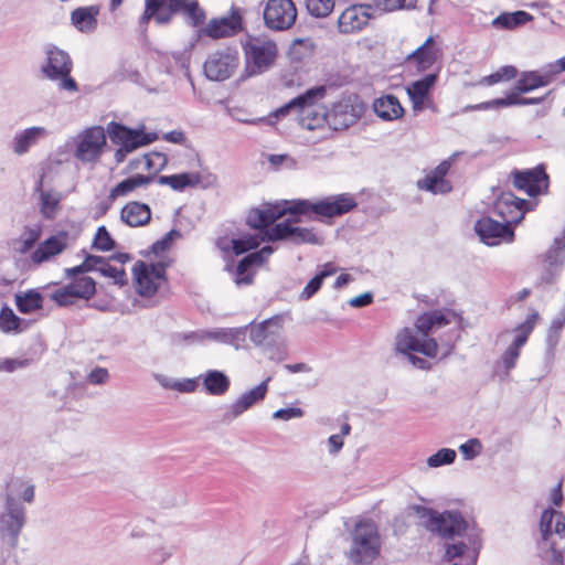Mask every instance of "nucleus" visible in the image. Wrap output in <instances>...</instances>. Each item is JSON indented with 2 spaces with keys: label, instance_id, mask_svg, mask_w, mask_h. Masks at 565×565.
<instances>
[{
  "label": "nucleus",
  "instance_id": "32",
  "mask_svg": "<svg viewBox=\"0 0 565 565\" xmlns=\"http://www.w3.org/2000/svg\"><path fill=\"white\" fill-rule=\"evenodd\" d=\"M35 498V486L22 478H12L6 486L3 501L11 503H33Z\"/></svg>",
  "mask_w": 565,
  "mask_h": 565
},
{
  "label": "nucleus",
  "instance_id": "30",
  "mask_svg": "<svg viewBox=\"0 0 565 565\" xmlns=\"http://www.w3.org/2000/svg\"><path fill=\"white\" fill-rule=\"evenodd\" d=\"M438 74L431 73L406 87L414 113L417 114L425 109V102L429 98V92L435 86Z\"/></svg>",
  "mask_w": 565,
  "mask_h": 565
},
{
  "label": "nucleus",
  "instance_id": "40",
  "mask_svg": "<svg viewBox=\"0 0 565 565\" xmlns=\"http://www.w3.org/2000/svg\"><path fill=\"white\" fill-rule=\"evenodd\" d=\"M28 322L17 316L8 306L0 307V331L6 334H19L28 329Z\"/></svg>",
  "mask_w": 565,
  "mask_h": 565
},
{
  "label": "nucleus",
  "instance_id": "12",
  "mask_svg": "<svg viewBox=\"0 0 565 565\" xmlns=\"http://www.w3.org/2000/svg\"><path fill=\"white\" fill-rule=\"evenodd\" d=\"M72 61L68 54L60 49L47 51L46 64L42 66L43 74L51 81H57L60 89L76 92L77 84L70 76Z\"/></svg>",
  "mask_w": 565,
  "mask_h": 565
},
{
  "label": "nucleus",
  "instance_id": "52",
  "mask_svg": "<svg viewBox=\"0 0 565 565\" xmlns=\"http://www.w3.org/2000/svg\"><path fill=\"white\" fill-rule=\"evenodd\" d=\"M152 558L156 563H163L172 555V547L166 545L160 536L152 537Z\"/></svg>",
  "mask_w": 565,
  "mask_h": 565
},
{
  "label": "nucleus",
  "instance_id": "45",
  "mask_svg": "<svg viewBox=\"0 0 565 565\" xmlns=\"http://www.w3.org/2000/svg\"><path fill=\"white\" fill-rule=\"evenodd\" d=\"M74 299L88 300L96 291V282L88 276H83L67 284Z\"/></svg>",
  "mask_w": 565,
  "mask_h": 565
},
{
  "label": "nucleus",
  "instance_id": "63",
  "mask_svg": "<svg viewBox=\"0 0 565 565\" xmlns=\"http://www.w3.org/2000/svg\"><path fill=\"white\" fill-rule=\"evenodd\" d=\"M175 237H180V233L174 230L170 231L169 233L166 234V236L162 239L157 241L153 244V246H152L153 252L156 254L164 252L170 246V244L172 243V241Z\"/></svg>",
  "mask_w": 565,
  "mask_h": 565
},
{
  "label": "nucleus",
  "instance_id": "37",
  "mask_svg": "<svg viewBox=\"0 0 565 565\" xmlns=\"http://www.w3.org/2000/svg\"><path fill=\"white\" fill-rule=\"evenodd\" d=\"M373 108L375 114L386 121L399 119L404 115V108L394 95L376 98Z\"/></svg>",
  "mask_w": 565,
  "mask_h": 565
},
{
  "label": "nucleus",
  "instance_id": "14",
  "mask_svg": "<svg viewBox=\"0 0 565 565\" xmlns=\"http://www.w3.org/2000/svg\"><path fill=\"white\" fill-rule=\"evenodd\" d=\"M132 274L137 292L142 297H152L166 281V267L162 263L137 262Z\"/></svg>",
  "mask_w": 565,
  "mask_h": 565
},
{
  "label": "nucleus",
  "instance_id": "64",
  "mask_svg": "<svg viewBox=\"0 0 565 565\" xmlns=\"http://www.w3.org/2000/svg\"><path fill=\"white\" fill-rule=\"evenodd\" d=\"M521 102H522V98L518 97L516 94H511L504 98H497V99L490 100L491 108L521 105Z\"/></svg>",
  "mask_w": 565,
  "mask_h": 565
},
{
  "label": "nucleus",
  "instance_id": "46",
  "mask_svg": "<svg viewBox=\"0 0 565 565\" xmlns=\"http://www.w3.org/2000/svg\"><path fill=\"white\" fill-rule=\"evenodd\" d=\"M417 186L434 194H446L452 189L449 181L441 180L431 172L427 173L424 179L418 180Z\"/></svg>",
  "mask_w": 565,
  "mask_h": 565
},
{
  "label": "nucleus",
  "instance_id": "35",
  "mask_svg": "<svg viewBox=\"0 0 565 565\" xmlns=\"http://www.w3.org/2000/svg\"><path fill=\"white\" fill-rule=\"evenodd\" d=\"M154 178L152 175L135 174L118 182L110 189L108 200L110 203L119 198H126L138 189L149 185Z\"/></svg>",
  "mask_w": 565,
  "mask_h": 565
},
{
  "label": "nucleus",
  "instance_id": "55",
  "mask_svg": "<svg viewBox=\"0 0 565 565\" xmlns=\"http://www.w3.org/2000/svg\"><path fill=\"white\" fill-rule=\"evenodd\" d=\"M481 441L477 438H471L459 446V451L461 452L463 459L466 460L475 459L477 456L481 454Z\"/></svg>",
  "mask_w": 565,
  "mask_h": 565
},
{
  "label": "nucleus",
  "instance_id": "19",
  "mask_svg": "<svg viewBox=\"0 0 565 565\" xmlns=\"http://www.w3.org/2000/svg\"><path fill=\"white\" fill-rule=\"evenodd\" d=\"M513 184L518 190L524 191L530 196L546 193L548 189V175L543 166L523 171H514Z\"/></svg>",
  "mask_w": 565,
  "mask_h": 565
},
{
  "label": "nucleus",
  "instance_id": "26",
  "mask_svg": "<svg viewBox=\"0 0 565 565\" xmlns=\"http://www.w3.org/2000/svg\"><path fill=\"white\" fill-rule=\"evenodd\" d=\"M480 550V542L477 536H469L468 543L459 541L445 544V559L452 561L460 558V564L476 565Z\"/></svg>",
  "mask_w": 565,
  "mask_h": 565
},
{
  "label": "nucleus",
  "instance_id": "29",
  "mask_svg": "<svg viewBox=\"0 0 565 565\" xmlns=\"http://www.w3.org/2000/svg\"><path fill=\"white\" fill-rule=\"evenodd\" d=\"M369 8L352 6L347 8L338 19V29L341 33H353L362 30L369 22Z\"/></svg>",
  "mask_w": 565,
  "mask_h": 565
},
{
  "label": "nucleus",
  "instance_id": "21",
  "mask_svg": "<svg viewBox=\"0 0 565 565\" xmlns=\"http://www.w3.org/2000/svg\"><path fill=\"white\" fill-rule=\"evenodd\" d=\"M284 316L278 315L257 324L250 323V341L257 347L275 343L284 338Z\"/></svg>",
  "mask_w": 565,
  "mask_h": 565
},
{
  "label": "nucleus",
  "instance_id": "3",
  "mask_svg": "<svg viewBox=\"0 0 565 565\" xmlns=\"http://www.w3.org/2000/svg\"><path fill=\"white\" fill-rule=\"evenodd\" d=\"M540 320L539 311L530 309L524 321L512 328H505L497 334L495 344L503 348L498 367L502 369L505 375L515 369L521 351Z\"/></svg>",
  "mask_w": 565,
  "mask_h": 565
},
{
  "label": "nucleus",
  "instance_id": "22",
  "mask_svg": "<svg viewBox=\"0 0 565 565\" xmlns=\"http://www.w3.org/2000/svg\"><path fill=\"white\" fill-rule=\"evenodd\" d=\"M475 230L480 239L489 245L495 246L502 242H512L514 233L505 223L495 221L491 217H482L479 220Z\"/></svg>",
  "mask_w": 565,
  "mask_h": 565
},
{
  "label": "nucleus",
  "instance_id": "39",
  "mask_svg": "<svg viewBox=\"0 0 565 565\" xmlns=\"http://www.w3.org/2000/svg\"><path fill=\"white\" fill-rule=\"evenodd\" d=\"M199 379L202 381L206 393L213 396L224 395L231 385L228 376L218 370H207Z\"/></svg>",
  "mask_w": 565,
  "mask_h": 565
},
{
  "label": "nucleus",
  "instance_id": "61",
  "mask_svg": "<svg viewBox=\"0 0 565 565\" xmlns=\"http://www.w3.org/2000/svg\"><path fill=\"white\" fill-rule=\"evenodd\" d=\"M30 361L26 359H4L0 361V371L14 372L19 369L26 367Z\"/></svg>",
  "mask_w": 565,
  "mask_h": 565
},
{
  "label": "nucleus",
  "instance_id": "24",
  "mask_svg": "<svg viewBox=\"0 0 565 565\" xmlns=\"http://www.w3.org/2000/svg\"><path fill=\"white\" fill-rule=\"evenodd\" d=\"M361 116V108L349 100H341L333 105L328 113V125L333 130H343L354 125Z\"/></svg>",
  "mask_w": 565,
  "mask_h": 565
},
{
  "label": "nucleus",
  "instance_id": "60",
  "mask_svg": "<svg viewBox=\"0 0 565 565\" xmlns=\"http://www.w3.org/2000/svg\"><path fill=\"white\" fill-rule=\"evenodd\" d=\"M109 380V372L105 367H95L88 375L87 381L94 385H103Z\"/></svg>",
  "mask_w": 565,
  "mask_h": 565
},
{
  "label": "nucleus",
  "instance_id": "17",
  "mask_svg": "<svg viewBox=\"0 0 565 565\" xmlns=\"http://www.w3.org/2000/svg\"><path fill=\"white\" fill-rule=\"evenodd\" d=\"M25 523L26 512L23 504L3 501V508L0 513V532L3 536L9 537L12 545L17 544Z\"/></svg>",
  "mask_w": 565,
  "mask_h": 565
},
{
  "label": "nucleus",
  "instance_id": "34",
  "mask_svg": "<svg viewBox=\"0 0 565 565\" xmlns=\"http://www.w3.org/2000/svg\"><path fill=\"white\" fill-rule=\"evenodd\" d=\"M151 209L148 204L130 201L120 211V220L130 227H140L151 221Z\"/></svg>",
  "mask_w": 565,
  "mask_h": 565
},
{
  "label": "nucleus",
  "instance_id": "5",
  "mask_svg": "<svg viewBox=\"0 0 565 565\" xmlns=\"http://www.w3.org/2000/svg\"><path fill=\"white\" fill-rule=\"evenodd\" d=\"M352 544L349 550V558L354 564H369L380 552V536L373 522L364 521L355 525L352 531Z\"/></svg>",
  "mask_w": 565,
  "mask_h": 565
},
{
  "label": "nucleus",
  "instance_id": "58",
  "mask_svg": "<svg viewBox=\"0 0 565 565\" xmlns=\"http://www.w3.org/2000/svg\"><path fill=\"white\" fill-rule=\"evenodd\" d=\"M39 236L40 233L38 230H30L25 232L19 242L18 250L21 254L28 253L39 239Z\"/></svg>",
  "mask_w": 565,
  "mask_h": 565
},
{
  "label": "nucleus",
  "instance_id": "57",
  "mask_svg": "<svg viewBox=\"0 0 565 565\" xmlns=\"http://www.w3.org/2000/svg\"><path fill=\"white\" fill-rule=\"evenodd\" d=\"M351 430V426L349 424H344L341 427L340 434L331 435L328 438L329 454L337 455L343 447V437L349 435Z\"/></svg>",
  "mask_w": 565,
  "mask_h": 565
},
{
  "label": "nucleus",
  "instance_id": "2",
  "mask_svg": "<svg viewBox=\"0 0 565 565\" xmlns=\"http://www.w3.org/2000/svg\"><path fill=\"white\" fill-rule=\"evenodd\" d=\"M449 319L438 310L419 316L414 328L405 327L397 331L394 338V350L397 354L418 352L428 358H436L438 344L431 333L447 326Z\"/></svg>",
  "mask_w": 565,
  "mask_h": 565
},
{
  "label": "nucleus",
  "instance_id": "51",
  "mask_svg": "<svg viewBox=\"0 0 565 565\" xmlns=\"http://www.w3.org/2000/svg\"><path fill=\"white\" fill-rule=\"evenodd\" d=\"M263 348L268 358L273 361L280 362L288 356L287 341L285 337L275 341L273 344L263 345Z\"/></svg>",
  "mask_w": 565,
  "mask_h": 565
},
{
  "label": "nucleus",
  "instance_id": "25",
  "mask_svg": "<svg viewBox=\"0 0 565 565\" xmlns=\"http://www.w3.org/2000/svg\"><path fill=\"white\" fill-rule=\"evenodd\" d=\"M274 249L265 246L260 250L250 253L245 256L236 266L234 271V281L236 286H247L253 282L254 273L252 266L262 265L271 254Z\"/></svg>",
  "mask_w": 565,
  "mask_h": 565
},
{
  "label": "nucleus",
  "instance_id": "56",
  "mask_svg": "<svg viewBox=\"0 0 565 565\" xmlns=\"http://www.w3.org/2000/svg\"><path fill=\"white\" fill-rule=\"evenodd\" d=\"M557 514L558 512H556L553 509H546L543 511L540 521V529L544 539H546L547 535L553 533Z\"/></svg>",
  "mask_w": 565,
  "mask_h": 565
},
{
  "label": "nucleus",
  "instance_id": "53",
  "mask_svg": "<svg viewBox=\"0 0 565 565\" xmlns=\"http://www.w3.org/2000/svg\"><path fill=\"white\" fill-rule=\"evenodd\" d=\"M93 245L98 250L107 252L114 248L115 241L105 226H99L95 234Z\"/></svg>",
  "mask_w": 565,
  "mask_h": 565
},
{
  "label": "nucleus",
  "instance_id": "48",
  "mask_svg": "<svg viewBox=\"0 0 565 565\" xmlns=\"http://www.w3.org/2000/svg\"><path fill=\"white\" fill-rule=\"evenodd\" d=\"M308 13L316 18L328 17L334 8V0H305Z\"/></svg>",
  "mask_w": 565,
  "mask_h": 565
},
{
  "label": "nucleus",
  "instance_id": "36",
  "mask_svg": "<svg viewBox=\"0 0 565 565\" xmlns=\"http://www.w3.org/2000/svg\"><path fill=\"white\" fill-rule=\"evenodd\" d=\"M99 6L79 7L71 14L72 24L81 32L90 33L97 28Z\"/></svg>",
  "mask_w": 565,
  "mask_h": 565
},
{
  "label": "nucleus",
  "instance_id": "4",
  "mask_svg": "<svg viewBox=\"0 0 565 565\" xmlns=\"http://www.w3.org/2000/svg\"><path fill=\"white\" fill-rule=\"evenodd\" d=\"M324 86H317L291 99L276 111V116H285L295 110L302 128L315 130L328 124V111L319 104L326 97Z\"/></svg>",
  "mask_w": 565,
  "mask_h": 565
},
{
  "label": "nucleus",
  "instance_id": "7",
  "mask_svg": "<svg viewBox=\"0 0 565 565\" xmlns=\"http://www.w3.org/2000/svg\"><path fill=\"white\" fill-rule=\"evenodd\" d=\"M243 50L246 70L249 75L260 74L273 66L278 54L277 44L263 36H252L244 44Z\"/></svg>",
  "mask_w": 565,
  "mask_h": 565
},
{
  "label": "nucleus",
  "instance_id": "47",
  "mask_svg": "<svg viewBox=\"0 0 565 565\" xmlns=\"http://www.w3.org/2000/svg\"><path fill=\"white\" fill-rule=\"evenodd\" d=\"M41 212L46 218H53L56 215L61 202V195L53 191H41Z\"/></svg>",
  "mask_w": 565,
  "mask_h": 565
},
{
  "label": "nucleus",
  "instance_id": "1",
  "mask_svg": "<svg viewBox=\"0 0 565 565\" xmlns=\"http://www.w3.org/2000/svg\"><path fill=\"white\" fill-rule=\"evenodd\" d=\"M358 205L355 198L350 193H341L327 196L320 201L309 200L285 201L284 203L268 204L263 209H254L247 215V224L260 230L259 234H246L232 239V247L236 255L244 254L258 247L264 241L286 239L294 244L322 245L323 237L313 230L295 226L290 221H285L269 227L278 218L287 213L291 215L308 214L312 212L317 218H332L352 211Z\"/></svg>",
  "mask_w": 565,
  "mask_h": 565
},
{
  "label": "nucleus",
  "instance_id": "18",
  "mask_svg": "<svg viewBox=\"0 0 565 565\" xmlns=\"http://www.w3.org/2000/svg\"><path fill=\"white\" fill-rule=\"evenodd\" d=\"M271 376H268L257 386L241 394L233 403H231L223 414L225 422H233L242 416L245 412L250 409L254 405L263 402L268 392V383Z\"/></svg>",
  "mask_w": 565,
  "mask_h": 565
},
{
  "label": "nucleus",
  "instance_id": "9",
  "mask_svg": "<svg viewBox=\"0 0 565 565\" xmlns=\"http://www.w3.org/2000/svg\"><path fill=\"white\" fill-rule=\"evenodd\" d=\"M129 259V255L125 253H119L110 258L89 255L81 265L67 269V275L73 276L86 271H97L105 277L111 278L115 284L124 285L125 270L122 265Z\"/></svg>",
  "mask_w": 565,
  "mask_h": 565
},
{
  "label": "nucleus",
  "instance_id": "20",
  "mask_svg": "<svg viewBox=\"0 0 565 565\" xmlns=\"http://www.w3.org/2000/svg\"><path fill=\"white\" fill-rule=\"evenodd\" d=\"M529 205L530 203L527 201L516 198L511 192H507L498 198L493 206V212L510 227L512 224L521 222L525 212L529 210Z\"/></svg>",
  "mask_w": 565,
  "mask_h": 565
},
{
  "label": "nucleus",
  "instance_id": "50",
  "mask_svg": "<svg viewBox=\"0 0 565 565\" xmlns=\"http://www.w3.org/2000/svg\"><path fill=\"white\" fill-rule=\"evenodd\" d=\"M456 451L450 448H441L434 455L427 458V466L430 468H437L446 465H450L456 459Z\"/></svg>",
  "mask_w": 565,
  "mask_h": 565
},
{
  "label": "nucleus",
  "instance_id": "54",
  "mask_svg": "<svg viewBox=\"0 0 565 565\" xmlns=\"http://www.w3.org/2000/svg\"><path fill=\"white\" fill-rule=\"evenodd\" d=\"M417 0H376V7L383 11H395L415 8Z\"/></svg>",
  "mask_w": 565,
  "mask_h": 565
},
{
  "label": "nucleus",
  "instance_id": "23",
  "mask_svg": "<svg viewBox=\"0 0 565 565\" xmlns=\"http://www.w3.org/2000/svg\"><path fill=\"white\" fill-rule=\"evenodd\" d=\"M50 131L42 126H32L19 130L14 134L10 148L17 156L28 153L33 147L38 146L42 140L47 138Z\"/></svg>",
  "mask_w": 565,
  "mask_h": 565
},
{
  "label": "nucleus",
  "instance_id": "44",
  "mask_svg": "<svg viewBox=\"0 0 565 565\" xmlns=\"http://www.w3.org/2000/svg\"><path fill=\"white\" fill-rule=\"evenodd\" d=\"M160 185H168L174 191H183L186 188L198 186L199 179L195 172H184L158 178Z\"/></svg>",
  "mask_w": 565,
  "mask_h": 565
},
{
  "label": "nucleus",
  "instance_id": "6",
  "mask_svg": "<svg viewBox=\"0 0 565 565\" xmlns=\"http://www.w3.org/2000/svg\"><path fill=\"white\" fill-rule=\"evenodd\" d=\"M415 510L417 515L424 520L426 529L443 539L452 540L456 536H461L467 529V522L458 511L439 513L425 507H416Z\"/></svg>",
  "mask_w": 565,
  "mask_h": 565
},
{
  "label": "nucleus",
  "instance_id": "43",
  "mask_svg": "<svg viewBox=\"0 0 565 565\" xmlns=\"http://www.w3.org/2000/svg\"><path fill=\"white\" fill-rule=\"evenodd\" d=\"M337 267L333 263H326L321 266L320 270L312 277L307 285L303 287L300 299L309 300L313 297L321 288L323 280L337 273Z\"/></svg>",
  "mask_w": 565,
  "mask_h": 565
},
{
  "label": "nucleus",
  "instance_id": "41",
  "mask_svg": "<svg viewBox=\"0 0 565 565\" xmlns=\"http://www.w3.org/2000/svg\"><path fill=\"white\" fill-rule=\"evenodd\" d=\"M533 20V15L525 11L503 12L494 18L491 25L499 30H513Z\"/></svg>",
  "mask_w": 565,
  "mask_h": 565
},
{
  "label": "nucleus",
  "instance_id": "28",
  "mask_svg": "<svg viewBox=\"0 0 565 565\" xmlns=\"http://www.w3.org/2000/svg\"><path fill=\"white\" fill-rule=\"evenodd\" d=\"M556 79L552 64H547L541 71L524 72L518 79L514 89L519 93L531 92L535 88L547 86Z\"/></svg>",
  "mask_w": 565,
  "mask_h": 565
},
{
  "label": "nucleus",
  "instance_id": "31",
  "mask_svg": "<svg viewBox=\"0 0 565 565\" xmlns=\"http://www.w3.org/2000/svg\"><path fill=\"white\" fill-rule=\"evenodd\" d=\"M168 8L174 14H182L185 23L193 28H199L205 22L206 13L198 0H168Z\"/></svg>",
  "mask_w": 565,
  "mask_h": 565
},
{
  "label": "nucleus",
  "instance_id": "59",
  "mask_svg": "<svg viewBox=\"0 0 565 565\" xmlns=\"http://www.w3.org/2000/svg\"><path fill=\"white\" fill-rule=\"evenodd\" d=\"M303 416V411L299 407H288V408H280L273 413L274 419L279 420H290L295 418H300Z\"/></svg>",
  "mask_w": 565,
  "mask_h": 565
},
{
  "label": "nucleus",
  "instance_id": "16",
  "mask_svg": "<svg viewBox=\"0 0 565 565\" xmlns=\"http://www.w3.org/2000/svg\"><path fill=\"white\" fill-rule=\"evenodd\" d=\"M263 15L268 29L285 31L295 24L297 8L292 0H268Z\"/></svg>",
  "mask_w": 565,
  "mask_h": 565
},
{
  "label": "nucleus",
  "instance_id": "49",
  "mask_svg": "<svg viewBox=\"0 0 565 565\" xmlns=\"http://www.w3.org/2000/svg\"><path fill=\"white\" fill-rule=\"evenodd\" d=\"M43 290L45 291V297L55 301L60 307L71 306L75 302V299L72 296L67 285L55 288L53 290H49V288L45 287Z\"/></svg>",
  "mask_w": 565,
  "mask_h": 565
},
{
  "label": "nucleus",
  "instance_id": "10",
  "mask_svg": "<svg viewBox=\"0 0 565 565\" xmlns=\"http://www.w3.org/2000/svg\"><path fill=\"white\" fill-rule=\"evenodd\" d=\"M241 63L236 49L225 46L211 52L203 64L206 78L214 82H224L231 78L238 70Z\"/></svg>",
  "mask_w": 565,
  "mask_h": 565
},
{
  "label": "nucleus",
  "instance_id": "11",
  "mask_svg": "<svg viewBox=\"0 0 565 565\" xmlns=\"http://www.w3.org/2000/svg\"><path fill=\"white\" fill-rule=\"evenodd\" d=\"M73 143L74 157L83 163L96 162L106 146V134L103 127L93 126L77 134Z\"/></svg>",
  "mask_w": 565,
  "mask_h": 565
},
{
  "label": "nucleus",
  "instance_id": "42",
  "mask_svg": "<svg viewBox=\"0 0 565 565\" xmlns=\"http://www.w3.org/2000/svg\"><path fill=\"white\" fill-rule=\"evenodd\" d=\"M246 329L247 327L221 328L206 332L205 337L221 343L231 344L237 349L245 340Z\"/></svg>",
  "mask_w": 565,
  "mask_h": 565
},
{
  "label": "nucleus",
  "instance_id": "62",
  "mask_svg": "<svg viewBox=\"0 0 565 565\" xmlns=\"http://www.w3.org/2000/svg\"><path fill=\"white\" fill-rule=\"evenodd\" d=\"M199 380V377L177 380V383L174 384V391L181 393H193L198 388Z\"/></svg>",
  "mask_w": 565,
  "mask_h": 565
},
{
  "label": "nucleus",
  "instance_id": "27",
  "mask_svg": "<svg viewBox=\"0 0 565 565\" xmlns=\"http://www.w3.org/2000/svg\"><path fill=\"white\" fill-rule=\"evenodd\" d=\"M440 55V50L436 46L434 39L429 36L419 47L407 55L406 61L417 72H425L433 67Z\"/></svg>",
  "mask_w": 565,
  "mask_h": 565
},
{
  "label": "nucleus",
  "instance_id": "8",
  "mask_svg": "<svg viewBox=\"0 0 565 565\" xmlns=\"http://www.w3.org/2000/svg\"><path fill=\"white\" fill-rule=\"evenodd\" d=\"M107 132L111 142L119 146L115 152V160L117 162H122L128 153L153 142L157 139L156 134H147L142 130L130 129L115 121L108 124Z\"/></svg>",
  "mask_w": 565,
  "mask_h": 565
},
{
  "label": "nucleus",
  "instance_id": "38",
  "mask_svg": "<svg viewBox=\"0 0 565 565\" xmlns=\"http://www.w3.org/2000/svg\"><path fill=\"white\" fill-rule=\"evenodd\" d=\"M45 298V292L42 294L39 289H29L15 294L14 301L19 312L32 315L43 309Z\"/></svg>",
  "mask_w": 565,
  "mask_h": 565
},
{
  "label": "nucleus",
  "instance_id": "13",
  "mask_svg": "<svg viewBox=\"0 0 565 565\" xmlns=\"http://www.w3.org/2000/svg\"><path fill=\"white\" fill-rule=\"evenodd\" d=\"M565 266V228L556 236L550 248L541 255L539 284L551 285L556 281Z\"/></svg>",
  "mask_w": 565,
  "mask_h": 565
},
{
  "label": "nucleus",
  "instance_id": "33",
  "mask_svg": "<svg viewBox=\"0 0 565 565\" xmlns=\"http://www.w3.org/2000/svg\"><path fill=\"white\" fill-rule=\"evenodd\" d=\"M67 245V234L61 233L49 237L31 254V260L35 265H40L50 260L55 255L61 254Z\"/></svg>",
  "mask_w": 565,
  "mask_h": 565
},
{
  "label": "nucleus",
  "instance_id": "15",
  "mask_svg": "<svg viewBox=\"0 0 565 565\" xmlns=\"http://www.w3.org/2000/svg\"><path fill=\"white\" fill-rule=\"evenodd\" d=\"M196 39L203 36L218 40L237 34L243 29V17L239 8L232 7L227 17L211 19L205 25L196 28Z\"/></svg>",
  "mask_w": 565,
  "mask_h": 565
}]
</instances>
